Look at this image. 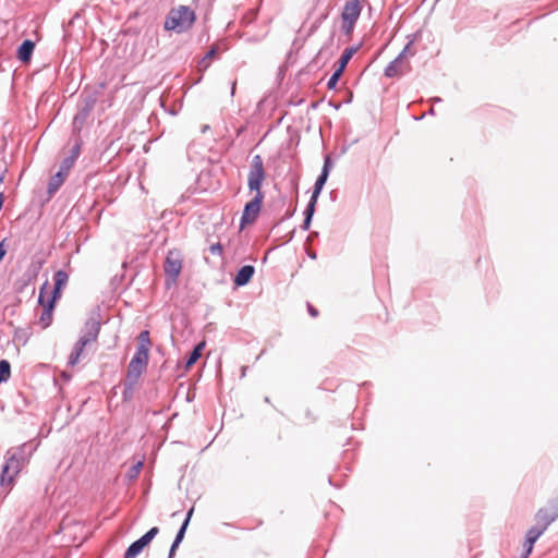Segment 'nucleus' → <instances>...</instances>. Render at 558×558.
<instances>
[{"label": "nucleus", "mask_w": 558, "mask_h": 558, "mask_svg": "<svg viewBox=\"0 0 558 558\" xmlns=\"http://www.w3.org/2000/svg\"><path fill=\"white\" fill-rule=\"evenodd\" d=\"M150 338H149V331L143 330L138 335V344L136 348L135 353L142 354L149 357V348H150Z\"/></svg>", "instance_id": "obj_17"}, {"label": "nucleus", "mask_w": 558, "mask_h": 558, "mask_svg": "<svg viewBox=\"0 0 558 558\" xmlns=\"http://www.w3.org/2000/svg\"><path fill=\"white\" fill-rule=\"evenodd\" d=\"M209 252L214 255H222V245L220 243H215L209 246Z\"/></svg>", "instance_id": "obj_29"}, {"label": "nucleus", "mask_w": 558, "mask_h": 558, "mask_svg": "<svg viewBox=\"0 0 558 558\" xmlns=\"http://www.w3.org/2000/svg\"><path fill=\"white\" fill-rule=\"evenodd\" d=\"M53 280L54 288L48 298L58 300L61 296L62 289L68 284L69 275L64 270H58L53 276Z\"/></svg>", "instance_id": "obj_13"}, {"label": "nucleus", "mask_w": 558, "mask_h": 558, "mask_svg": "<svg viewBox=\"0 0 558 558\" xmlns=\"http://www.w3.org/2000/svg\"><path fill=\"white\" fill-rule=\"evenodd\" d=\"M307 311H308V314L312 316V317H317L318 316V311L310 303H307Z\"/></svg>", "instance_id": "obj_32"}, {"label": "nucleus", "mask_w": 558, "mask_h": 558, "mask_svg": "<svg viewBox=\"0 0 558 558\" xmlns=\"http://www.w3.org/2000/svg\"><path fill=\"white\" fill-rule=\"evenodd\" d=\"M11 376V365L7 360L0 361V384L9 380Z\"/></svg>", "instance_id": "obj_23"}, {"label": "nucleus", "mask_w": 558, "mask_h": 558, "mask_svg": "<svg viewBox=\"0 0 558 558\" xmlns=\"http://www.w3.org/2000/svg\"><path fill=\"white\" fill-rule=\"evenodd\" d=\"M35 49V43L31 39H25L22 45L19 47L16 57L23 63H28L31 61L32 54Z\"/></svg>", "instance_id": "obj_16"}, {"label": "nucleus", "mask_w": 558, "mask_h": 558, "mask_svg": "<svg viewBox=\"0 0 558 558\" xmlns=\"http://www.w3.org/2000/svg\"><path fill=\"white\" fill-rule=\"evenodd\" d=\"M235 85H236V82L234 81L232 83V87H231V95H234V92H235Z\"/></svg>", "instance_id": "obj_34"}, {"label": "nucleus", "mask_w": 558, "mask_h": 558, "mask_svg": "<svg viewBox=\"0 0 558 558\" xmlns=\"http://www.w3.org/2000/svg\"><path fill=\"white\" fill-rule=\"evenodd\" d=\"M410 71V63L408 60H402V56H398L385 69V76L389 78L399 77Z\"/></svg>", "instance_id": "obj_11"}, {"label": "nucleus", "mask_w": 558, "mask_h": 558, "mask_svg": "<svg viewBox=\"0 0 558 558\" xmlns=\"http://www.w3.org/2000/svg\"><path fill=\"white\" fill-rule=\"evenodd\" d=\"M159 529L157 526L151 527L141 538L133 542L124 554V558H136L142 550L157 536Z\"/></svg>", "instance_id": "obj_10"}, {"label": "nucleus", "mask_w": 558, "mask_h": 558, "mask_svg": "<svg viewBox=\"0 0 558 558\" xmlns=\"http://www.w3.org/2000/svg\"><path fill=\"white\" fill-rule=\"evenodd\" d=\"M327 179H328V174H326V171H322V173L319 174V177L317 178V180L315 182L313 194L310 199L311 202L317 203V198H318Z\"/></svg>", "instance_id": "obj_18"}, {"label": "nucleus", "mask_w": 558, "mask_h": 558, "mask_svg": "<svg viewBox=\"0 0 558 558\" xmlns=\"http://www.w3.org/2000/svg\"><path fill=\"white\" fill-rule=\"evenodd\" d=\"M266 170L264 160L260 155L252 157L250 162V170L247 173V187L250 192H254L255 195L252 201L245 204L242 216L241 227L253 223L259 213L264 201V192L262 191L263 182L266 180Z\"/></svg>", "instance_id": "obj_1"}, {"label": "nucleus", "mask_w": 558, "mask_h": 558, "mask_svg": "<svg viewBox=\"0 0 558 558\" xmlns=\"http://www.w3.org/2000/svg\"><path fill=\"white\" fill-rule=\"evenodd\" d=\"M48 287L49 283L48 281H46L40 288L38 298V302L43 306V312L39 317V323L41 324L43 328H47L51 324L52 312L54 308V303L57 301L54 299L46 298Z\"/></svg>", "instance_id": "obj_7"}, {"label": "nucleus", "mask_w": 558, "mask_h": 558, "mask_svg": "<svg viewBox=\"0 0 558 558\" xmlns=\"http://www.w3.org/2000/svg\"><path fill=\"white\" fill-rule=\"evenodd\" d=\"M205 347V343H198L193 351L190 353V356L186 360L185 366L186 368L191 367L193 364L196 363V361L201 357L202 351Z\"/></svg>", "instance_id": "obj_21"}, {"label": "nucleus", "mask_w": 558, "mask_h": 558, "mask_svg": "<svg viewBox=\"0 0 558 558\" xmlns=\"http://www.w3.org/2000/svg\"><path fill=\"white\" fill-rule=\"evenodd\" d=\"M196 14L194 10L186 5L172 8L165 21V29L175 33H184L189 31L195 23Z\"/></svg>", "instance_id": "obj_4"}, {"label": "nucleus", "mask_w": 558, "mask_h": 558, "mask_svg": "<svg viewBox=\"0 0 558 558\" xmlns=\"http://www.w3.org/2000/svg\"><path fill=\"white\" fill-rule=\"evenodd\" d=\"M255 272V268L251 265H245L243 266L242 268L239 269V271L236 272L235 277H234V284L236 287H243L245 284H247Z\"/></svg>", "instance_id": "obj_15"}, {"label": "nucleus", "mask_w": 558, "mask_h": 558, "mask_svg": "<svg viewBox=\"0 0 558 558\" xmlns=\"http://www.w3.org/2000/svg\"><path fill=\"white\" fill-rule=\"evenodd\" d=\"M411 41L408 43L403 50L399 53V56H402V60H407L408 57L414 56V51L411 50Z\"/></svg>", "instance_id": "obj_27"}, {"label": "nucleus", "mask_w": 558, "mask_h": 558, "mask_svg": "<svg viewBox=\"0 0 558 558\" xmlns=\"http://www.w3.org/2000/svg\"><path fill=\"white\" fill-rule=\"evenodd\" d=\"M80 151H81V145L80 144H75L72 149H71V155L69 157H74V160L76 161L78 155H80Z\"/></svg>", "instance_id": "obj_31"}, {"label": "nucleus", "mask_w": 558, "mask_h": 558, "mask_svg": "<svg viewBox=\"0 0 558 558\" xmlns=\"http://www.w3.org/2000/svg\"><path fill=\"white\" fill-rule=\"evenodd\" d=\"M315 206H316V203L311 202V201L308 202L307 207L304 213L305 217H304L303 225H302L303 230L310 229L311 221H312V218H313V215L315 211Z\"/></svg>", "instance_id": "obj_22"}, {"label": "nucleus", "mask_w": 558, "mask_h": 558, "mask_svg": "<svg viewBox=\"0 0 558 558\" xmlns=\"http://www.w3.org/2000/svg\"><path fill=\"white\" fill-rule=\"evenodd\" d=\"M331 167H332L331 158L329 156H326L322 171H326V174L329 175Z\"/></svg>", "instance_id": "obj_30"}, {"label": "nucleus", "mask_w": 558, "mask_h": 558, "mask_svg": "<svg viewBox=\"0 0 558 558\" xmlns=\"http://www.w3.org/2000/svg\"><path fill=\"white\" fill-rule=\"evenodd\" d=\"M4 255H5V250L3 247V244L0 243V262L3 259Z\"/></svg>", "instance_id": "obj_33"}, {"label": "nucleus", "mask_w": 558, "mask_h": 558, "mask_svg": "<svg viewBox=\"0 0 558 558\" xmlns=\"http://www.w3.org/2000/svg\"><path fill=\"white\" fill-rule=\"evenodd\" d=\"M558 518V498L550 499L535 514V522L543 529L547 527Z\"/></svg>", "instance_id": "obj_8"}, {"label": "nucleus", "mask_w": 558, "mask_h": 558, "mask_svg": "<svg viewBox=\"0 0 558 558\" xmlns=\"http://www.w3.org/2000/svg\"><path fill=\"white\" fill-rule=\"evenodd\" d=\"M142 466H143V463H142V462H138V463H136L135 465H133V466L130 469V471H129V474H128V475H129V477H130V478H136V477L138 476V474H140V471H141Z\"/></svg>", "instance_id": "obj_26"}, {"label": "nucleus", "mask_w": 558, "mask_h": 558, "mask_svg": "<svg viewBox=\"0 0 558 558\" xmlns=\"http://www.w3.org/2000/svg\"><path fill=\"white\" fill-rule=\"evenodd\" d=\"M433 101H434V102H439V101H441V99H440V98H438V97H436V98H433Z\"/></svg>", "instance_id": "obj_35"}, {"label": "nucleus", "mask_w": 558, "mask_h": 558, "mask_svg": "<svg viewBox=\"0 0 558 558\" xmlns=\"http://www.w3.org/2000/svg\"><path fill=\"white\" fill-rule=\"evenodd\" d=\"M546 530L543 529L541 525H538L536 522H535V525L532 526L527 532H526V535H525V541H524V544H523V547H524V555L523 557L524 558H527L530 556V554L532 553L533 550V546L535 544V542L539 538V536L545 532Z\"/></svg>", "instance_id": "obj_12"}, {"label": "nucleus", "mask_w": 558, "mask_h": 558, "mask_svg": "<svg viewBox=\"0 0 558 558\" xmlns=\"http://www.w3.org/2000/svg\"><path fill=\"white\" fill-rule=\"evenodd\" d=\"M165 274L170 279V283H175L182 270V257L178 251H169L165 265Z\"/></svg>", "instance_id": "obj_9"}, {"label": "nucleus", "mask_w": 558, "mask_h": 558, "mask_svg": "<svg viewBox=\"0 0 558 558\" xmlns=\"http://www.w3.org/2000/svg\"><path fill=\"white\" fill-rule=\"evenodd\" d=\"M27 444L10 448L5 453V463L2 466L0 475V485L9 487L13 486L15 476L22 471L23 466L28 462L31 452L26 451Z\"/></svg>", "instance_id": "obj_2"}, {"label": "nucleus", "mask_w": 558, "mask_h": 558, "mask_svg": "<svg viewBox=\"0 0 558 558\" xmlns=\"http://www.w3.org/2000/svg\"><path fill=\"white\" fill-rule=\"evenodd\" d=\"M148 356L135 353L129 363L124 380L125 388L132 390L137 384L142 374L148 365Z\"/></svg>", "instance_id": "obj_5"}, {"label": "nucleus", "mask_w": 558, "mask_h": 558, "mask_svg": "<svg viewBox=\"0 0 558 558\" xmlns=\"http://www.w3.org/2000/svg\"><path fill=\"white\" fill-rule=\"evenodd\" d=\"M66 175L58 171L53 177H51L48 184V193L50 195L54 194L60 186L63 184Z\"/></svg>", "instance_id": "obj_19"}, {"label": "nucleus", "mask_w": 558, "mask_h": 558, "mask_svg": "<svg viewBox=\"0 0 558 558\" xmlns=\"http://www.w3.org/2000/svg\"><path fill=\"white\" fill-rule=\"evenodd\" d=\"M74 163H75L74 157L68 156L62 160L59 171L68 177V174H69L70 170L72 169V167L74 166Z\"/></svg>", "instance_id": "obj_24"}, {"label": "nucleus", "mask_w": 558, "mask_h": 558, "mask_svg": "<svg viewBox=\"0 0 558 558\" xmlns=\"http://www.w3.org/2000/svg\"><path fill=\"white\" fill-rule=\"evenodd\" d=\"M342 73L343 72L338 69L333 72V74L329 77V80L327 82V87L329 89H333L337 86V83H338L340 76L342 75Z\"/></svg>", "instance_id": "obj_25"}, {"label": "nucleus", "mask_w": 558, "mask_h": 558, "mask_svg": "<svg viewBox=\"0 0 558 558\" xmlns=\"http://www.w3.org/2000/svg\"><path fill=\"white\" fill-rule=\"evenodd\" d=\"M216 48H211L206 54L205 57L203 58L201 64H203L205 68L208 66L209 64V60L216 54Z\"/></svg>", "instance_id": "obj_28"}, {"label": "nucleus", "mask_w": 558, "mask_h": 558, "mask_svg": "<svg viewBox=\"0 0 558 558\" xmlns=\"http://www.w3.org/2000/svg\"><path fill=\"white\" fill-rule=\"evenodd\" d=\"M362 11V5L359 0L348 1L342 10L341 19H342V31L344 34L349 35L352 33L356 21L359 20Z\"/></svg>", "instance_id": "obj_6"}, {"label": "nucleus", "mask_w": 558, "mask_h": 558, "mask_svg": "<svg viewBox=\"0 0 558 558\" xmlns=\"http://www.w3.org/2000/svg\"><path fill=\"white\" fill-rule=\"evenodd\" d=\"M193 511H194L193 507L187 511L186 518L183 521V523H182L180 530L178 531L177 536L171 545L168 558H172L174 556L177 548L179 547L180 543L182 542L185 531H186V527H187L191 517L193 514Z\"/></svg>", "instance_id": "obj_14"}, {"label": "nucleus", "mask_w": 558, "mask_h": 558, "mask_svg": "<svg viewBox=\"0 0 558 558\" xmlns=\"http://www.w3.org/2000/svg\"><path fill=\"white\" fill-rule=\"evenodd\" d=\"M429 114H435V110L434 108H430L429 111H428Z\"/></svg>", "instance_id": "obj_36"}, {"label": "nucleus", "mask_w": 558, "mask_h": 558, "mask_svg": "<svg viewBox=\"0 0 558 558\" xmlns=\"http://www.w3.org/2000/svg\"><path fill=\"white\" fill-rule=\"evenodd\" d=\"M359 47H349L347 48L343 53L341 54L340 59L338 60V70L344 71L345 66L348 65L351 58L356 53Z\"/></svg>", "instance_id": "obj_20"}, {"label": "nucleus", "mask_w": 558, "mask_h": 558, "mask_svg": "<svg viewBox=\"0 0 558 558\" xmlns=\"http://www.w3.org/2000/svg\"><path fill=\"white\" fill-rule=\"evenodd\" d=\"M100 330V325L97 322L90 320L85 324L82 335L75 342L72 352L69 355L68 365L73 367L85 356V350L96 343Z\"/></svg>", "instance_id": "obj_3"}]
</instances>
